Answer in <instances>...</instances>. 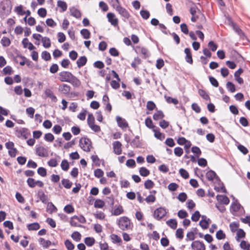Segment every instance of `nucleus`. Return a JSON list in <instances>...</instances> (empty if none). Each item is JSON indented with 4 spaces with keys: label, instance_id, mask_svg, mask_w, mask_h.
<instances>
[{
    "label": "nucleus",
    "instance_id": "27",
    "mask_svg": "<svg viewBox=\"0 0 250 250\" xmlns=\"http://www.w3.org/2000/svg\"><path fill=\"white\" fill-rule=\"evenodd\" d=\"M42 45L45 48H49L51 46V42L49 38L43 37L42 38Z\"/></svg>",
    "mask_w": 250,
    "mask_h": 250
},
{
    "label": "nucleus",
    "instance_id": "37",
    "mask_svg": "<svg viewBox=\"0 0 250 250\" xmlns=\"http://www.w3.org/2000/svg\"><path fill=\"white\" fill-rule=\"evenodd\" d=\"M113 243H119L122 241L121 238L117 234H112L110 236Z\"/></svg>",
    "mask_w": 250,
    "mask_h": 250
},
{
    "label": "nucleus",
    "instance_id": "58",
    "mask_svg": "<svg viewBox=\"0 0 250 250\" xmlns=\"http://www.w3.org/2000/svg\"><path fill=\"white\" fill-rule=\"evenodd\" d=\"M177 214L178 216L181 219L185 218L188 216L187 212L184 210H180Z\"/></svg>",
    "mask_w": 250,
    "mask_h": 250
},
{
    "label": "nucleus",
    "instance_id": "26",
    "mask_svg": "<svg viewBox=\"0 0 250 250\" xmlns=\"http://www.w3.org/2000/svg\"><path fill=\"white\" fill-rule=\"evenodd\" d=\"M57 6L62 8V12L65 11L67 8V5L66 3L61 0H58Z\"/></svg>",
    "mask_w": 250,
    "mask_h": 250
},
{
    "label": "nucleus",
    "instance_id": "61",
    "mask_svg": "<svg viewBox=\"0 0 250 250\" xmlns=\"http://www.w3.org/2000/svg\"><path fill=\"white\" fill-rule=\"evenodd\" d=\"M64 211L67 213H71L74 212V208L72 205H67L64 207Z\"/></svg>",
    "mask_w": 250,
    "mask_h": 250
},
{
    "label": "nucleus",
    "instance_id": "59",
    "mask_svg": "<svg viewBox=\"0 0 250 250\" xmlns=\"http://www.w3.org/2000/svg\"><path fill=\"white\" fill-rule=\"evenodd\" d=\"M191 151L197 155V158H199V156L202 153L199 147L196 146H193L191 148Z\"/></svg>",
    "mask_w": 250,
    "mask_h": 250
},
{
    "label": "nucleus",
    "instance_id": "14",
    "mask_svg": "<svg viewBox=\"0 0 250 250\" xmlns=\"http://www.w3.org/2000/svg\"><path fill=\"white\" fill-rule=\"evenodd\" d=\"M18 132L20 134V135H18V137H22L23 139H26L30 135V132L26 128H21Z\"/></svg>",
    "mask_w": 250,
    "mask_h": 250
},
{
    "label": "nucleus",
    "instance_id": "48",
    "mask_svg": "<svg viewBox=\"0 0 250 250\" xmlns=\"http://www.w3.org/2000/svg\"><path fill=\"white\" fill-rule=\"evenodd\" d=\"M237 238V240H239V238H243L245 237L246 233L245 231L241 229H238L237 234H236Z\"/></svg>",
    "mask_w": 250,
    "mask_h": 250
},
{
    "label": "nucleus",
    "instance_id": "7",
    "mask_svg": "<svg viewBox=\"0 0 250 250\" xmlns=\"http://www.w3.org/2000/svg\"><path fill=\"white\" fill-rule=\"evenodd\" d=\"M107 18L108 21L111 23V25L116 27L118 25V19L115 17V15L114 13H108L107 14Z\"/></svg>",
    "mask_w": 250,
    "mask_h": 250
},
{
    "label": "nucleus",
    "instance_id": "35",
    "mask_svg": "<svg viewBox=\"0 0 250 250\" xmlns=\"http://www.w3.org/2000/svg\"><path fill=\"white\" fill-rule=\"evenodd\" d=\"M104 202L101 199H96L94 203V207L96 208H102L104 206Z\"/></svg>",
    "mask_w": 250,
    "mask_h": 250
},
{
    "label": "nucleus",
    "instance_id": "25",
    "mask_svg": "<svg viewBox=\"0 0 250 250\" xmlns=\"http://www.w3.org/2000/svg\"><path fill=\"white\" fill-rule=\"evenodd\" d=\"M164 117V114L161 110H159L155 113L153 116V118L154 120L157 121L162 119Z\"/></svg>",
    "mask_w": 250,
    "mask_h": 250
},
{
    "label": "nucleus",
    "instance_id": "22",
    "mask_svg": "<svg viewBox=\"0 0 250 250\" xmlns=\"http://www.w3.org/2000/svg\"><path fill=\"white\" fill-rule=\"evenodd\" d=\"M69 83L75 87H79L81 85L80 81L74 75L72 76Z\"/></svg>",
    "mask_w": 250,
    "mask_h": 250
},
{
    "label": "nucleus",
    "instance_id": "13",
    "mask_svg": "<svg viewBox=\"0 0 250 250\" xmlns=\"http://www.w3.org/2000/svg\"><path fill=\"white\" fill-rule=\"evenodd\" d=\"M185 53L186 54L185 60L186 62L190 64H192L193 60L192 58V55L190 48H186L185 49Z\"/></svg>",
    "mask_w": 250,
    "mask_h": 250
},
{
    "label": "nucleus",
    "instance_id": "23",
    "mask_svg": "<svg viewBox=\"0 0 250 250\" xmlns=\"http://www.w3.org/2000/svg\"><path fill=\"white\" fill-rule=\"evenodd\" d=\"M167 224L172 229H176L177 227V222L175 219H170L166 222Z\"/></svg>",
    "mask_w": 250,
    "mask_h": 250
},
{
    "label": "nucleus",
    "instance_id": "29",
    "mask_svg": "<svg viewBox=\"0 0 250 250\" xmlns=\"http://www.w3.org/2000/svg\"><path fill=\"white\" fill-rule=\"evenodd\" d=\"M139 173L141 176L146 177L150 174V171L145 167H141L140 168Z\"/></svg>",
    "mask_w": 250,
    "mask_h": 250
},
{
    "label": "nucleus",
    "instance_id": "36",
    "mask_svg": "<svg viewBox=\"0 0 250 250\" xmlns=\"http://www.w3.org/2000/svg\"><path fill=\"white\" fill-rule=\"evenodd\" d=\"M61 167L64 171L68 170L69 167V165L68 161L66 160H63L61 164Z\"/></svg>",
    "mask_w": 250,
    "mask_h": 250
},
{
    "label": "nucleus",
    "instance_id": "38",
    "mask_svg": "<svg viewBox=\"0 0 250 250\" xmlns=\"http://www.w3.org/2000/svg\"><path fill=\"white\" fill-rule=\"evenodd\" d=\"M140 52L143 55L144 58H146L149 56V53L147 49L145 47H139Z\"/></svg>",
    "mask_w": 250,
    "mask_h": 250
},
{
    "label": "nucleus",
    "instance_id": "15",
    "mask_svg": "<svg viewBox=\"0 0 250 250\" xmlns=\"http://www.w3.org/2000/svg\"><path fill=\"white\" fill-rule=\"evenodd\" d=\"M70 14L71 16L77 19H80L81 17V12L74 7H72L69 8Z\"/></svg>",
    "mask_w": 250,
    "mask_h": 250
},
{
    "label": "nucleus",
    "instance_id": "45",
    "mask_svg": "<svg viewBox=\"0 0 250 250\" xmlns=\"http://www.w3.org/2000/svg\"><path fill=\"white\" fill-rule=\"evenodd\" d=\"M199 94L203 99H204L206 100H208L210 99L208 95L205 90L203 89L199 90Z\"/></svg>",
    "mask_w": 250,
    "mask_h": 250
},
{
    "label": "nucleus",
    "instance_id": "24",
    "mask_svg": "<svg viewBox=\"0 0 250 250\" xmlns=\"http://www.w3.org/2000/svg\"><path fill=\"white\" fill-rule=\"evenodd\" d=\"M29 230H37L40 228V226L38 223H33L29 224L27 226Z\"/></svg>",
    "mask_w": 250,
    "mask_h": 250
},
{
    "label": "nucleus",
    "instance_id": "44",
    "mask_svg": "<svg viewBox=\"0 0 250 250\" xmlns=\"http://www.w3.org/2000/svg\"><path fill=\"white\" fill-rule=\"evenodd\" d=\"M240 247L243 250H247L250 248V244L245 240H242L240 244Z\"/></svg>",
    "mask_w": 250,
    "mask_h": 250
},
{
    "label": "nucleus",
    "instance_id": "21",
    "mask_svg": "<svg viewBox=\"0 0 250 250\" xmlns=\"http://www.w3.org/2000/svg\"><path fill=\"white\" fill-rule=\"evenodd\" d=\"M39 242L43 248L45 249L48 248L51 245V242L50 241L45 240L43 238H40L39 239Z\"/></svg>",
    "mask_w": 250,
    "mask_h": 250
},
{
    "label": "nucleus",
    "instance_id": "6",
    "mask_svg": "<svg viewBox=\"0 0 250 250\" xmlns=\"http://www.w3.org/2000/svg\"><path fill=\"white\" fill-rule=\"evenodd\" d=\"M191 248L194 250H205L204 244L199 241H195L191 244Z\"/></svg>",
    "mask_w": 250,
    "mask_h": 250
},
{
    "label": "nucleus",
    "instance_id": "16",
    "mask_svg": "<svg viewBox=\"0 0 250 250\" xmlns=\"http://www.w3.org/2000/svg\"><path fill=\"white\" fill-rule=\"evenodd\" d=\"M45 95L46 97L50 98L52 101L56 102L57 101V98L56 96L54 94L52 91L50 89H46L44 91Z\"/></svg>",
    "mask_w": 250,
    "mask_h": 250
},
{
    "label": "nucleus",
    "instance_id": "5",
    "mask_svg": "<svg viewBox=\"0 0 250 250\" xmlns=\"http://www.w3.org/2000/svg\"><path fill=\"white\" fill-rule=\"evenodd\" d=\"M167 213L166 209L162 207L157 208L154 212L153 216L158 220L161 219Z\"/></svg>",
    "mask_w": 250,
    "mask_h": 250
},
{
    "label": "nucleus",
    "instance_id": "40",
    "mask_svg": "<svg viewBox=\"0 0 250 250\" xmlns=\"http://www.w3.org/2000/svg\"><path fill=\"white\" fill-rule=\"evenodd\" d=\"M37 173L42 177H45L47 175L46 169L43 167H40L37 169Z\"/></svg>",
    "mask_w": 250,
    "mask_h": 250
},
{
    "label": "nucleus",
    "instance_id": "20",
    "mask_svg": "<svg viewBox=\"0 0 250 250\" xmlns=\"http://www.w3.org/2000/svg\"><path fill=\"white\" fill-rule=\"evenodd\" d=\"M241 207V205L238 203L237 201H236L232 203L230 209L231 212L233 213V212L238 211L240 209Z\"/></svg>",
    "mask_w": 250,
    "mask_h": 250
},
{
    "label": "nucleus",
    "instance_id": "39",
    "mask_svg": "<svg viewBox=\"0 0 250 250\" xmlns=\"http://www.w3.org/2000/svg\"><path fill=\"white\" fill-rule=\"evenodd\" d=\"M131 145L134 147H138L140 146L139 138L138 136H136L135 138L130 143Z\"/></svg>",
    "mask_w": 250,
    "mask_h": 250
},
{
    "label": "nucleus",
    "instance_id": "31",
    "mask_svg": "<svg viewBox=\"0 0 250 250\" xmlns=\"http://www.w3.org/2000/svg\"><path fill=\"white\" fill-rule=\"evenodd\" d=\"M80 33L84 39H87L90 37V32L87 29H82Z\"/></svg>",
    "mask_w": 250,
    "mask_h": 250
},
{
    "label": "nucleus",
    "instance_id": "43",
    "mask_svg": "<svg viewBox=\"0 0 250 250\" xmlns=\"http://www.w3.org/2000/svg\"><path fill=\"white\" fill-rule=\"evenodd\" d=\"M154 186V184L151 180H147L144 183V186L146 189H150Z\"/></svg>",
    "mask_w": 250,
    "mask_h": 250
},
{
    "label": "nucleus",
    "instance_id": "56",
    "mask_svg": "<svg viewBox=\"0 0 250 250\" xmlns=\"http://www.w3.org/2000/svg\"><path fill=\"white\" fill-rule=\"evenodd\" d=\"M104 174V171L101 169L98 168L94 170V176L97 178L103 177Z\"/></svg>",
    "mask_w": 250,
    "mask_h": 250
},
{
    "label": "nucleus",
    "instance_id": "64",
    "mask_svg": "<svg viewBox=\"0 0 250 250\" xmlns=\"http://www.w3.org/2000/svg\"><path fill=\"white\" fill-rule=\"evenodd\" d=\"M187 195L186 193L185 192L180 193L178 196V199L182 202H185L187 200Z\"/></svg>",
    "mask_w": 250,
    "mask_h": 250
},
{
    "label": "nucleus",
    "instance_id": "34",
    "mask_svg": "<svg viewBox=\"0 0 250 250\" xmlns=\"http://www.w3.org/2000/svg\"><path fill=\"white\" fill-rule=\"evenodd\" d=\"M226 87L231 93L234 92L236 90L234 84L230 82H227Z\"/></svg>",
    "mask_w": 250,
    "mask_h": 250
},
{
    "label": "nucleus",
    "instance_id": "2",
    "mask_svg": "<svg viewBox=\"0 0 250 250\" xmlns=\"http://www.w3.org/2000/svg\"><path fill=\"white\" fill-rule=\"evenodd\" d=\"M91 142L89 139L87 137H83L80 140V146L84 151L89 152L90 151V146Z\"/></svg>",
    "mask_w": 250,
    "mask_h": 250
},
{
    "label": "nucleus",
    "instance_id": "62",
    "mask_svg": "<svg viewBox=\"0 0 250 250\" xmlns=\"http://www.w3.org/2000/svg\"><path fill=\"white\" fill-rule=\"evenodd\" d=\"M95 123V118L92 113H89L87 118L88 125H91Z\"/></svg>",
    "mask_w": 250,
    "mask_h": 250
},
{
    "label": "nucleus",
    "instance_id": "3",
    "mask_svg": "<svg viewBox=\"0 0 250 250\" xmlns=\"http://www.w3.org/2000/svg\"><path fill=\"white\" fill-rule=\"evenodd\" d=\"M115 9L122 17V20L124 21L125 22L126 20L129 18L130 15L128 11L125 8L121 6L120 4L117 5Z\"/></svg>",
    "mask_w": 250,
    "mask_h": 250
},
{
    "label": "nucleus",
    "instance_id": "54",
    "mask_svg": "<svg viewBox=\"0 0 250 250\" xmlns=\"http://www.w3.org/2000/svg\"><path fill=\"white\" fill-rule=\"evenodd\" d=\"M179 173L181 176L184 179H186L189 177V174L188 171L184 168H181L179 170Z\"/></svg>",
    "mask_w": 250,
    "mask_h": 250
},
{
    "label": "nucleus",
    "instance_id": "49",
    "mask_svg": "<svg viewBox=\"0 0 250 250\" xmlns=\"http://www.w3.org/2000/svg\"><path fill=\"white\" fill-rule=\"evenodd\" d=\"M64 245L68 250H73L74 249V245L69 240H66L65 241Z\"/></svg>",
    "mask_w": 250,
    "mask_h": 250
},
{
    "label": "nucleus",
    "instance_id": "28",
    "mask_svg": "<svg viewBox=\"0 0 250 250\" xmlns=\"http://www.w3.org/2000/svg\"><path fill=\"white\" fill-rule=\"evenodd\" d=\"M0 42L4 47L9 46L11 43L10 40L6 37H3L1 40Z\"/></svg>",
    "mask_w": 250,
    "mask_h": 250
},
{
    "label": "nucleus",
    "instance_id": "19",
    "mask_svg": "<svg viewBox=\"0 0 250 250\" xmlns=\"http://www.w3.org/2000/svg\"><path fill=\"white\" fill-rule=\"evenodd\" d=\"M153 131L154 132V136L157 139L161 141L164 139L165 135L160 132L159 128L156 127V128H153Z\"/></svg>",
    "mask_w": 250,
    "mask_h": 250
},
{
    "label": "nucleus",
    "instance_id": "42",
    "mask_svg": "<svg viewBox=\"0 0 250 250\" xmlns=\"http://www.w3.org/2000/svg\"><path fill=\"white\" fill-rule=\"evenodd\" d=\"M42 58L46 61H48L51 59V55L49 52L44 51L42 53Z\"/></svg>",
    "mask_w": 250,
    "mask_h": 250
},
{
    "label": "nucleus",
    "instance_id": "53",
    "mask_svg": "<svg viewBox=\"0 0 250 250\" xmlns=\"http://www.w3.org/2000/svg\"><path fill=\"white\" fill-rule=\"evenodd\" d=\"M239 224L235 222L231 223L229 224V228L232 232H235L239 227Z\"/></svg>",
    "mask_w": 250,
    "mask_h": 250
},
{
    "label": "nucleus",
    "instance_id": "46",
    "mask_svg": "<svg viewBox=\"0 0 250 250\" xmlns=\"http://www.w3.org/2000/svg\"><path fill=\"white\" fill-rule=\"evenodd\" d=\"M145 124H146V125L149 128H153H153H155V126L153 125L152 121L151 119L149 117H148L146 119Z\"/></svg>",
    "mask_w": 250,
    "mask_h": 250
},
{
    "label": "nucleus",
    "instance_id": "51",
    "mask_svg": "<svg viewBox=\"0 0 250 250\" xmlns=\"http://www.w3.org/2000/svg\"><path fill=\"white\" fill-rule=\"evenodd\" d=\"M141 17L145 20H147L150 16L149 12L147 10H142L140 11Z\"/></svg>",
    "mask_w": 250,
    "mask_h": 250
},
{
    "label": "nucleus",
    "instance_id": "18",
    "mask_svg": "<svg viewBox=\"0 0 250 250\" xmlns=\"http://www.w3.org/2000/svg\"><path fill=\"white\" fill-rule=\"evenodd\" d=\"M206 177L208 180L210 181H213L214 178L219 179L216 173L212 170H210L207 172Z\"/></svg>",
    "mask_w": 250,
    "mask_h": 250
},
{
    "label": "nucleus",
    "instance_id": "12",
    "mask_svg": "<svg viewBox=\"0 0 250 250\" xmlns=\"http://www.w3.org/2000/svg\"><path fill=\"white\" fill-rule=\"evenodd\" d=\"M116 121L118 123L119 126L122 128H126L128 127V124L125 119H123L121 117H116Z\"/></svg>",
    "mask_w": 250,
    "mask_h": 250
},
{
    "label": "nucleus",
    "instance_id": "30",
    "mask_svg": "<svg viewBox=\"0 0 250 250\" xmlns=\"http://www.w3.org/2000/svg\"><path fill=\"white\" fill-rule=\"evenodd\" d=\"M95 239L94 238L87 237L84 239V243L85 244L89 247H91L94 245L95 243Z\"/></svg>",
    "mask_w": 250,
    "mask_h": 250
},
{
    "label": "nucleus",
    "instance_id": "57",
    "mask_svg": "<svg viewBox=\"0 0 250 250\" xmlns=\"http://www.w3.org/2000/svg\"><path fill=\"white\" fill-rule=\"evenodd\" d=\"M27 183L28 186L31 188H33L36 186V181L33 178H28Z\"/></svg>",
    "mask_w": 250,
    "mask_h": 250
},
{
    "label": "nucleus",
    "instance_id": "47",
    "mask_svg": "<svg viewBox=\"0 0 250 250\" xmlns=\"http://www.w3.org/2000/svg\"><path fill=\"white\" fill-rule=\"evenodd\" d=\"M124 211L123 207L121 206H118L114 210L113 214L116 216L122 214Z\"/></svg>",
    "mask_w": 250,
    "mask_h": 250
},
{
    "label": "nucleus",
    "instance_id": "60",
    "mask_svg": "<svg viewBox=\"0 0 250 250\" xmlns=\"http://www.w3.org/2000/svg\"><path fill=\"white\" fill-rule=\"evenodd\" d=\"M44 139L47 142H51L54 140V137L51 133H48L44 135Z\"/></svg>",
    "mask_w": 250,
    "mask_h": 250
},
{
    "label": "nucleus",
    "instance_id": "1",
    "mask_svg": "<svg viewBox=\"0 0 250 250\" xmlns=\"http://www.w3.org/2000/svg\"><path fill=\"white\" fill-rule=\"evenodd\" d=\"M118 225L119 227L123 230L128 229L130 228V221L126 216L120 217L118 220Z\"/></svg>",
    "mask_w": 250,
    "mask_h": 250
},
{
    "label": "nucleus",
    "instance_id": "4",
    "mask_svg": "<svg viewBox=\"0 0 250 250\" xmlns=\"http://www.w3.org/2000/svg\"><path fill=\"white\" fill-rule=\"evenodd\" d=\"M73 75L68 71H62L59 73V80L62 82L70 81Z\"/></svg>",
    "mask_w": 250,
    "mask_h": 250
},
{
    "label": "nucleus",
    "instance_id": "41",
    "mask_svg": "<svg viewBox=\"0 0 250 250\" xmlns=\"http://www.w3.org/2000/svg\"><path fill=\"white\" fill-rule=\"evenodd\" d=\"M216 238L218 240H222L225 239L226 234L224 233L223 231L221 229L219 230L216 233Z\"/></svg>",
    "mask_w": 250,
    "mask_h": 250
},
{
    "label": "nucleus",
    "instance_id": "50",
    "mask_svg": "<svg viewBox=\"0 0 250 250\" xmlns=\"http://www.w3.org/2000/svg\"><path fill=\"white\" fill-rule=\"evenodd\" d=\"M174 153L177 157H180L183 153V150L180 147H176L174 149Z\"/></svg>",
    "mask_w": 250,
    "mask_h": 250
},
{
    "label": "nucleus",
    "instance_id": "52",
    "mask_svg": "<svg viewBox=\"0 0 250 250\" xmlns=\"http://www.w3.org/2000/svg\"><path fill=\"white\" fill-rule=\"evenodd\" d=\"M156 108V105L152 101H149L147 102L146 108L147 109L152 111Z\"/></svg>",
    "mask_w": 250,
    "mask_h": 250
},
{
    "label": "nucleus",
    "instance_id": "55",
    "mask_svg": "<svg viewBox=\"0 0 250 250\" xmlns=\"http://www.w3.org/2000/svg\"><path fill=\"white\" fill-rule=\"evenodd\" d=\"M201 215L198 211H196L191 216V220L193 221L197 222L199 220Z\"/></svg>",
    "mask_w": 250,
    "mask_h": 250
},
{
    "label": "nucleus",
    "instance_id": "33",
    "mask_svg": "<svg viewBox=\"0 0 250 250\" xmlns=\"http://www.w3.org/2000/svg\"><path fill=\"white\" fill-rule=\"evenodd\" d=\"M72 238L76 242H79L81 239V234L78 231H74L71 234Z\"/></svg>",
    "mask_w": 250,
    "mask_h": 250
},
{
    "label": "nucleus",
    "instance_id": "32",
    "mask_svg": "<svg viewBox=\"0 0 250 250\" xmlns=\"http://www.w3.org/2000/svg\"><path fill=\"white\" fill-rule=\"evenodd\" d=\"M62 184L65 188L67 189L71 188L72 185V183L69 180L66 179H63L62 180Z\"/></svg>",
    "mask_w": 250,
    "mask_h": 250
},
{
    "label": "nucleus",
    "instance_id": "10",
    "mask_svg": "<svg viewBox=\"0 0 250 250\" xmlns=\"http://www.w3.org/2000/svg\"><path fill=\"white\" fill-rule=\"evenodd\" d=\"M122 144L119 141H115L113 143L114 152L117 155H120L122 153Z\"/></svg>",
    "mask_w": 250,
    "mask_h": 250
},
{
    "label": "nucleus",
    "instance_id": "63",
    "mask_svg": "<svg viewBox=\"0 0 250 250\" xmlns=\"http://www.w3.org/2000/svg\"><path fill=\"white\" fill-rule=\"evenodd\" d=\"M26 112L30 118H32L35 113V109L32 107H28L26 109Z\"/></svg>",
    "mask_w": 250,
    "mask_h": 250
},
{
    "label": "nucleus",
    "instance_id": "17",
    "mask_svg": "<svg viewBox=\"0 0 250 250\" xmlns=\"http://www.w3.org/2000/svg\"><path fill=\"white\" fill-rule=\"evenodd\" d=\"M87 61V60L85 56H81L77 60L76 62L77 66L79 68H81V67L84 66L86 63Z\"/></svg>",
    "mask_w": 250,
    "mask_h": 250
},
{
    "label": "nucleus",
    "instance_id": "8",
    "mask_svg": "<svg viewBox=\"0 0 250 250\" xmlns=\"http://www.w3.org/2000/svg\"><path fill=\"white\" fill-rule=\"evenodd\" d=\"M36 154L40 157H46L48 155L47 149L43 146H40L36 148Z\"/></svg>",
    "mask_w": 250,
    "mask_h": 250
},
{
    "label": "nucleus",
    "instance_id": "9",
    "mask_svg": "<svg viewBox=\"0 0 250 250\" xmlns=\"http://www.w3.org/2000/svg\"><path fill=\"white\" fill-rule=\"evenodd\" d=\"M38 197L40 200L43 204H46L48 203V199L47 196L45 194L44 192L41 189H40L38 191L37 193Z\"/></svg>",
    "mask_w": 250,
    "mask_h": 250
},
{
    "label": "nucleus",
    "instance_id": "11",
    "mask_svg": "<svg viewBox=\"0 0 250 250\" xmlns=\"http://www.w3.org/2000/svg\"><path fill=\"white\" fill-rule=\"evenodd\" d=\"M216 199L220 204L228 205L229 203V198L226 195H217Z\"/></svg>",
    "mask_w": 250,
    "mask_h": 250
}]
</instances>
